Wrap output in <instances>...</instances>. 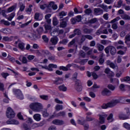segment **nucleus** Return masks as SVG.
<instances>
[{
  "mask_svg": "<svg viewBox=\"0 0 130 130\" xmlns=\"http://www.w3.org/2000/svg\"><path fill=\"white\" fill-rule=\"evenodd\" d=\"M120 102V100H112L107 104H103L101 106V108L103 109H107V108H112L114 107V106L117 105L118 103Z\"/></svg>",
  "mask_w": 130,
  "mask_h": 130,
  "instance_id": "nucleus-1",
  "label": "nucleus"
},
{
  "mask_svg": "<svg viewBox=\"0 0 130 130\" xmlns=\"http://www.w3.org/2000/svg\"><path fill=\"white\" fill-rule=\"evenodd\" d=\"M29 108L35 112H40L43 109V106L40 103H32L29 105Z\"/></svg>",
  "mask_w": 130,
  "mask_h": 130,
  "instance_id": "nucleus-2",
  "label": "nucleus"
},
{
  "mask_svg": "<svg viewBox=\"0 0 130 130\" xmlns=\"http://www.w3.org/2000/svg\"><path fill=\"white\" fill-rule=\"evenodd\" d=\"M64 16H66V12L64 11H62L59 13V18L61 19L60 23L61 28H64L66 27V18L62 19Z\"/></svg>",
  "mask_w": 130,
  "mask_h": 130,
  "instance_id": "nucleus-3",
  "label": "nucleus"
},
{
  "mask_svg": "<svg viewBox=\"0 0 130 130\" xmlns=\"http://www.w3.org/2000/svg\"><path fill=\"white\" fill-rule=\"evenodd\" d=\"M13 92L16 96L17 98L18 99H19V100H23L24 99V95H23V93H22V91L20 89H13Z\"/></svg>",
  "mask_w": 130,
  "mask_h": 130,
  "instance_id": "nucleus-4",
  "label": "nucleus"
},
{
  "mask_svg": "<svg viewBox=\"0 0 130 130\" xmlns=\"http://www.w3.org/2000/svg\"><path fill=\"white\" fill-rule=\"evenodd\" d=\"M105 51L107 54L109 53V51H110L112 55H114V54L116 53V49H115L114 47L110 46L106 47L105 49Z\"/></svg>",
  "mask_w": 130,
  "mask_h": 130,
  "instance_id": "nucleus-5",
  "label": "nucleus"
},
{
  "mask_svg": "<svg viewBox=\"0 0 130 130\" xmlns=\"http://www.w3.org/2000/svg\"><path fill=\"white\" fill-rule=\"evenodd\" d=\"M6 115L8 118H14V117L16 116V113H15V112H14L13 109H11L10 107H9L7 109Z\"/></svg>",
  "mask_w": 130,
  "mask_h": 130,
  "instance_id": "nucleus-6",
  "label": "nucleus"
},
{
  "mask_svg": "<svg viewBox=\"0 0 130 130\" xmlns=\"http://www.w3.org/2000/svg\"><path fill=\"white\" fill-rule=\"evenodd\" d=\"M74 88L77 92H81V91L83 90V87L82 86V83H81V80H77L75 81Z\"/></svg>",
  "mask_w": 130,
  "mask_h": 130,
  "instance_id": "nucleus-7",
  "label": "nucleus"
},
{
  "mask_svg": "<svg viewBox=\"0 0 130 130\" xmlns=\"http://www.w3.org/2000/svg\"><path fill=\"white\" fill-rule=\"evenodd\" d=\"M41 67L42 69H44L45 70H47L49 72H52L53 71V69H56L57 68V65L54 64H49L48 66H41Z\"/></svg>",
  "mask_w": 130,
  "mask_h": 130,
  "instance_id": "nucleus-8",
  "label": "nucleus"
},
{
  "mask_svg": "<svg viewBox=\"0 0 130 130\" xmlns=\"http://www.w3.org/2000/svg\"><path fill=\"white\" fill-rule=\"evenodd\" d=\"M14 44L15 46L18 45V48L21 50H25V44L21 40L18 39L17 41H16Z\"/></svg>",
  "mask_w": 130,
  "mask_h": 130,
  "instance_id": "nucleus-9",
  "label": "nucleus"
},
{
  "mask_svg": "<svg viewBox=\"0 0 130 130\" xmlns=\"http://www.w3.org/2000/svg\"><path fill=\"white\" fill-rule=\"evenodd\" d=\"M101 34H108V31L107 29H104L102 27H101L96 32V35H100Z\"/></svg>",
  "mask_w": 130,
  "mask_h": 130,
  "instance_id": "nucleus-10",
  "label": "nucleus"
},
{
  "mask_svg": "<svg viewBox=\"0 0 130 130\" xmlns=\"http://www.w3.org/2000/svg\"><path fill=\"white\" fill-rule=\"evenodd\" d=\"M34 19L36 21H41L43 19V14L37 12L34 16Z\"/></svg>",
  "mask_w": 130,
  "mask_h": 130,
  "instance_id": "nucleus-11",
  "label": "nucleus"
},
{
  "mask_svg": "<svg viewBox=\"0 0 130 130\" xmlns=\"http://www.w3.org/2000/svg\"><path fill=\"white\" fill-rule=\"evenodd\" d=\"M57 5L55 4L54 2H50L49 4L48 5V9H49V10H51V9H52V10L55 11V10H57Z\"/></svg>",
  "mask_w": 130,
  "mask_h": 130,
  "instance_id": "nucleus-12",
  "label": "nucleus"
},
{
  "mask_svg": "<svg viewBox=\"0 0 130 130\" xmlns=\"http://www.w3.org/2000/svg\"><path fill=\"white\" fill-rule=\"evenodd\" d=\"M106 63L108 66H109L112 69H113V70H116V71L118 70V67L114 64V63L111 62L110 60H107Z\"/></svg>",
  "mask_w": 130,
  "mask_h": 130,
  "instance_id": "nucleus-13",
  "label": "nucleus"
},
{
  "mask_svg": "<svg viewBox=\"0 0 130 130\" xmlns=\"http://www.w3.org/2000/svg\"><path fill=\"white\" fill-rule=\"evenodd\" d=\"M100 123H101V124H103L104 122H105V118L107 117V114L105 113H103L101 115H100Z\"/></svg>",
  "mask_w": 130,
  "mask_h": 130,
  "instance_id": "nucleus-14",
  "label": "nucleus"
},
{
  "mask_svg": "<svg viewBox=\"0 0 130 130\" xmlns=\"http://www.w3.org/2000/svg\"><path fill=\"white\" fill-rule=\"evenodd\" d=\"M93 13L95 16H100L103 14V10L101 8H95L93 10Z\"/></svg>",
  "mask_w": 130,
  "mask_h": 130,
  "instance_id": "nucleus-15",
  "label": "nucleus"
},
{
  "mask_svg": "<svg viewBox=\"0 0 130 130\" xmlns=\"http://www.w3.org/2000/svg\"><path fill=\"white\" fill-rule=\"evenodd\" d=\"M102 94L103 96H110L111 95V91L107 88H105L102 92Z\"/></svg>",
  "mask_w": 130,
  "mask_h": 130,
  "instance_id": "nucleus-16",
  "label": "nucleus"
},
{
  "mask_svg": "<svg viewBox=\"0 0 130 130\" xmlns=\"http://www.w3.org/2000/svg\"><path fill=\"white\" fill-rule=\"evenodd\" d=\"M74 34L69 36L70 38H73L76 36V35H81V30L79 28H76L74 31Z\"/></svg>",
  "mask_w": 130,
  "mask_h": 130,
  "instance_id": "nucleus-17",
  "label": "nucleus"
},
{
  "mask_svg": "<svg viewBox=\"0 0 130 130\" xmlns=\"http://www.w3.org/2000/svg\"><path fill=\"white\" fill-rule=\"evenodd\" d=\"M52 124L56 125H61L63 124V121L59 119H55L52 121Z\"/></svg>",
  "mask_w": 130,
  "mask_h": 130,
  "instance_id": "nucleus-18",
  "label": "nucleus"
},
{
  "mask_svg": "<svg viewBox=\"0 0 130 130\" xmlns=\"http://www.w3.org/2000/svg\"><path fill=\"white\" fill-rule=\"evenodd\" d=\"M50 42H51L52 45H56L58 42V38L56 36L51 38L50 39Z\"/></svg>",
  "mask_w": 130,
  "mask_h": 130,
  "instance_id": "nucleus-19",
  "label": "nucleus"
},
{
  "mask_svg": "<svg viewBox=\"0 0 130 130\" xmlns=\"http://www.w3.org/2000/svg\"><path fill=\"white\" fill-rule=\"evenodd\" d=\"M43 52L44 53H45V54L49 55L48 59H49V60H52L53 59H54V56L51 55V53L49 52V51H48V50H44Z\"/></svg>",
  "mask_w": 130,
  "mask_h": 130,
  "instance_id": "nucleus-20",
  "label": "nucleus"
},
{
  "mask_svg": "<svg viewBox=\"0 0 130 130\" xmlns=\"http://www.w3.org/2000/svg\"><path fill=\"white\" fill-rule=\"evenodd\" d=\"M98 22V20L96 18H92L90 20H88V21L85 22L86 25H89V24H95Z\"/></svg>",
  "mask_w": 130,
  "mask_h": 130,
  "instance_id": "nucleus-21",
  "label": "nucleus"
},
{
  "mask_svg": "<svg viewBox=\"0 0 130 130\" xmlns=\"http://www.w3.org/2000/svg\"><path fill=\"white\" fill-rule=\"evenodd\" d=\"M125 43L127 45L128 47H130V35H127L125 37Z\"/></svg>",
  "mask_w": 130,
  "mask_h": 130,
  "instance_id": "nucleus-22",
  "label": "nucleus"
},
{
  "mask_svg": "<svg viewBox=\"0 0 130 130\" xmlns=\"http://www.w3.org/2000/svg\"><path fill=\"white\" fill-rule=\"evenodd\" d=\"M105 73L110 77H113L114 76V73L112 71H111L109 68H106L105 70Z\"/></svg>",
  "mask_w": 130,
  "mask_h": 130,
  "instance_id": "nucleus-23",
  "label": "nucleus"
},
{
  "mask_svg": "<svg viewBox=\"0 0 130 130\" xmlns=\"http://www.w3.org/2000/svg\"><path fill=\"white\" fill-rule=\"evenodd\" d=\"M51 17V14H46L45 16V19L48 24H50V23H51V19H50Z\"/></svg>",
  "mask_w": 130,
  "mask_h": 130,
  "instance_id": "nucleus-24",
  "label": "nucleus"
},
{
  "mask_svg": "<svg viewBox=\"0 0 130 130\" xmlns=\"http://www.w3.org/2000/svg\"><path fill=\"white\" fill-rule=\"evenodd\" d=\"M78 55H79V57H81L82 58H86V55H87L86 53L85 52H84V51H83L82 50L79 51Z\"/></svg>",
  "mask_w": 130,
  "mask_h": 130,
  "instance_id": "nucleus-25",
  "label": "nucleus"
},
{
  "mask_svg": "<svg viewBox=\"0 0 130 130\" xmlns=\"http://www.w3.org/2000/svg\"><path fill=\"white\" fill-rule=\"evenodd\" d=\"M34 119L36 121H40L41 120V115L39 114H35L34 116Z\"/></svg>",
  "mask_w": 130,
  "mask_h": 130,
  "instance_id": "nucleus-26",
  "label": "nucleus"
},
{
  "mask_svg": "<svg viewBox=\"0 0 130 130\" xmlns=\"http://www.w3.org/2000/svg\"><path fill=\"white\" fill-rule=\"evenodd\" d=\"M110 81L111 83H112L113 84H114L115 85H118L119 83V80H118V79L117 78H111L110 79Z\"/></svg>",
  "mask_w": 130,
  "mask_h": 130,
  "instance_id": "nucleus-27",
  "label": "nucleus"
},
{
  "mask_svg": "<svg viewBox=\"0 0 130 130\" xmlns=\"http://www.w3.org/2000/svg\"><path fill=\"white\" fill-rule=\"evenodd\" d=\"M62 83V79L60 78H57L54 81V84L55 85H60Z\"/></svg>",
  "mask_w": 130,
  "mask_h": 130,
  "instance_id": "nucleus-28",
  "label": "nucleus"
},
{
  "mask_svg": "<svg viewBox=\"0 0 130 130\" xmlns=\"http://www.w3.org/2000/svg\"><path fill=\"white\" fill-rule=\"evenodd\" d=\"M19 60L20 61H22L23 63H27L28 60H27V58L26 57H24L23 55H21L19 56Z\"/></svg>",
  "mask_w": 130,
  "mask_h": 130,
  "instance_id": "nucleus-29",
  "label": "nucleus"
},
{
  "mask_svg": "<svg viewBox=\"0 0 130 130\" xmlns=\"http://www.w3.org/2000/svg\"><path fill=\"white\" fill-rule=\"evenodd\" d=\"M16 9H17V5H13L10 7H9L6 12L7 13H11V12H13V11H14V10H16Z\"/></svg>",
  "mask_w": 130,
  "mask_h": 130,
  "instance_id": "nucleus-30",
  "label": "nucleus"
},
{
  "mask_svg": "<svg viewBox=\"0 0 130 130\" xmlns=\"http://www.w3.org/2000/svg\"><path fill=\"white\" fill-rule=\"evenodd\" d=\"M27 37H28V38H32L34 40H36V39H37V36H36V35L31 32H29L27 35Z\"/></svg>",
  "mask_w": 130,
  "mask_h": 130,
  "instance_id": "nucleus-31",
  "label": "nucleus"
},
{
  "mask_svg": "<svg viewBox=\"0 0 130 130\" xmlns=\"http://www.w3.org/2000/svg\"><path fill=\"white\" fill-rule=\"evenodd\" d=\"M119 118L120 119H123V120H125V119H128V116L123 114V113H120L119 115Z\"/></svg>",
  "mask_w": 130,
  "mask_h": 130,
  "instance_id": "nucleus-32",
  "label": "nucleus"
},
{
  "mask_svg": "<svg viewBox=\"0 0 130 130\" xmlns=\"http://www.w3.org/2000/svg\"><path fill=\"white\" fill-rule=\"evenodd\" d=\"M85 122L86 121L84 118H81L77 120V123H78V124H81V125H83Z\"/></svg>",
  "mask_w": 130,
  "mask_h": 130,
  "instance_id": "nucleus-33",
  "label": "nucleus"
},
{
  "mask_svg": "<svg viewBox=\"0 0 130 130\" xmlns=\"http://www.w3.org/2000/svg\"><path fill=\"white\" fill-rule=\"evenodd\" d=\"M4 96L6 98L3 100L4 102H5V103H9V100H10V99H9V96H8V93H7V92H5L4 93Z\"/></svg>",
  "mask_w": 130,
  "mask_h": 130,
  "instance_id": "nucleus-34",
  "label": "nucleus"
},
{
  "mask_svg": "<svg viewBox=\"0 0 130 130\" xmlns=\"http://www.w3.org/2000/svg\"><path fill=\"white\" fill-rule=\"evenodd\" d=\"M23 127L24 130H31V126L29 124L24 123Z\"/></svg>",
  "mask_w": 130,
  "mask_h": 130,
  "instance_id": "nucleus-35",
  "label": "nucleus"
},
{
  "mask_svg": "<svg viewBox=\"0 0 130 130\" xmlns=\"http://www.w3.org/2000/svg\"><path fill=\"white\" fill-rule=\"evenodd\" d=\"M63 107L61 105H57L55 107V109L57 111H59V110H62Z\"/></svg>",
  "mask_w": 130,
  "mask_h": 130,
  "instance_id": "nucleus-36",
  "label": "nucleus"
},
{
  "mask_svg": "<svg viewBox=\"0 0 130 130\" xmlns=\"http://www.w3.org/2000/svg\"><path fill=\"white\" fill-rule=\"evenodd\" d=\"M15 16H16V13L13 12L11 14H10L9 17H7V18L8 20V21H12V20H13Z\"/></svg>",
  "mask_w": 130,
  "mask_h": 130,
  "instance_id": "nucleus-37",
  "label": "nucleus"
},
{
  "mask_svg": "<svg viewBox=\"0 0 130 130\" xmlns=\"http://www.w3.org/2000/svg\"><path fill=\"white\" fill-rule=\"evenodd\" d=\"M51 36L55 37L56 35H57V28H54L52 31H50Z\"/></svg>",
  "mask_w": 130,
  "mask_h": 130,
  "instance_id": "nucleus-38",
  "label": "nucleus"
},
{
  "mask_svg": "<svg viewBox=\"0 0 130 130\" xmlns=\"http://www.w3.org/2000/svg\"><path fill=\"white\" fill-rule=\"evenodd\" d=\"M93 30L90 29L88 28H84L83 29V32L85 33V34H90V33H92Z\"/></svg>",
  "mask_w": 130,
  "mask_h": 130,
  "instance_id": "nucleus-39",
  "label": "nucleus"
},
{
  "mask_svg": "<svg viewBox=\"0 0 130 130\" xmlns=\"http://www.w3.org/2000/svg\"><path fill=\"white\" fill-rule=\"evenodd\" d=\"M113 114L111 113L107 118V120H108V122H112L113 121Z\"/></svg>",
  "mask_w": 130,
  "mask_h": 130,
  "instance_id": "nucleus-40",
  "label": "nucleus"
},
{
  "mask_svg": "<svg viewBox=\"0 0 130 130\" xmlns=\"http://www.w3.org/2000/svg\"><path fill=\"white\" fill-rule=\"evenodd\" d=\"M123 127L127 130H130V124L127 122H125L123 124Z\"/></svg>",
  "mask_w": 130,
  "mask_h": 130,
  "instance_id": "nucleus-41",
  "label": "nucleus"
},
{
  "mask_svg": "<svg viewBox=\"0 0 130 130\" xmlns=\"http://www.w3.org/2000/svg\"><path fill=\"white\" fill-rule=\"evenodd\" d=\"M121 17L123 20H130V16L127 14H123Z\"/></svg>",
  "mask_w": 130,
  "mask_h": 130,
  "instance_id": "nucleus-42",
  "label": "nucleus"
},
{
  "mask_svg": "<svg viewBox=\"0 0 130 130\" xmlns=\"http://www.w3.org/2000/svg\"><path fill=\"white\" fill-rule=\"evenodd\" d=\"M86 103H85V102H82L81 103H80V106H81V107H82V108H83V109H85V110H86V111H88V109L87 108H86Z\"/></svg>",
  "mask_w": 130,
  "mask_h": 130,
  "instance_id": "nucleus-43",
  "label": "nucleus"
},
{
  "mask_svg": "<svg viewBox=\"0 0 130 130\" xmlns=\"http://www.w3.org/2000/svg\"><path fill=\"white\" fill-rule=\"evenodd\" d=\"M1 23L2 24H4V25H6V26H10V22L8 21H6L4 19H2L1 21Z\"/></svg>",
  "mask_w": 130,
  "mask_h": 130,
  "instance_id": "nucleus-44",
  "label": "nucleus"
},
{
  "mask_svg": "<svg viewBox=\"0 0 130 130\" xmlns=\"http://www.w3.org/2000/svg\"><path fill=\"white\" fill-rule=\"evenodd\" d=\"M53 25L54 26H56V25H57V24H58V20H57V18H56V17H54L53 18Z\"/></svg>",
  "mask_w": 130,
  "mask_h": 130,
  "instance_id": "nucleus-45",
  "label": "nucleus"
},
{
  "mask_svg": "<svg viewBox=\"0 0 130 130\" xmlns=\"http://www.w3.org/2000/svg\"><path fill=\"white\" fill-rule=\"evenodd\" d=\"M80 64L82 66H84L85 64L87 63L88 62V59H83L81 60V61L79 62Z\"/></svg>",
  "mask_w": 130,
  "mask_h": 130,
  "instance_id": "nucleus-46",
  "label": "nucleus"
},
{
  "mask_svg": "<svg viewBox=\"0 0 130 130\" xmlns=\"http://www.w3.org/2000/svg\"><path fill=\"white\" fill-rule=\"evenodd\" d=\"M66 114V112L64 111H61L59 113H58L56 115V116L57 117H58L59 116H64V115Z\"/></svg>",
  "mask_w": 130,
  "mask_h": 130,
  "instance_id": "nucleus-47",
  "label": "nucleus"
},
{
  "mask_svg": "<svg viewBox=\"0 0 130 130\" xmlns=\"http://www.w3.org/2000/svg\"><path fill=\"white\" fill-rule=\"evenodd\" d=\"M59 90L60 91H62L63 92L66 91V86L64 85H60L58 87Z\"/></svg>",
  "mask_w": 130,
  "mask_h": 130,
  "instance_id": "nucleus-48",
  "label": "nucleus"
},
{
  "mask_svg": "<svg viewBox=\"0 0 130 130\" xmlns=\"http://www.w3.org/2000/svg\"><path fill=\"white\" fill-rule=\"evenodd\" d=\"M46 8L48 9V5L45 4L40 5V9H41V10H45Z\"/></svg>",
  "mask_w": 130,
  "mask_h": 130,
  "instance_id": "nucleus-49",
  "label": "nucleus"
},
{
  "mask_svg": "<svg viewBox=\"0 0 130 130\" xmlns=\"http://www.w3.org/2000/svg\"><path fill=\"white\" fill-rule=\"evenodd\" d=\"M74 16V12L73 11H70L68 14V16L66 17V20H69L70 17Z\"/></svg>",
  "mask_w": 130,
  "mask_h": 130,
  "instance_id": "nucleus-50",
  "label": "nucleus"
},
{
  "mask_svg": "<svg viewBox=\"0 0 130 130\" xmlns=\"http://www.w3.org/2000/svg\"><path fill=\"white\" fill-rule=\"evenodd\" d=\"M19 11L20 12H23V11H24V10H25V5L23 4H20V6H19Z\"/></svg>",
  "mask_w": 130,
  "mask_h": 130,
  "instance_id": "nucleus-51",
  "label": "nucleus"
},
{
  "mask_svg": "<svg viewBox=\"0 0 130 130\" xmlns=\"http://www.w3.org/2000/svg\"><path fill=\"white\" fill-rule=\"evenodd\" d=\"M122 82H129V83L130 84V77L128 76H126V77H124L122 79Z\"/></svg>",
  "mask_w": 130,
  "mask_h": 130,
  "instance_id": "nucleus-52",
  "label": "nucleus"
},
{
  "mask_svg": "<svg viewBox=\"0 0 130 130\" xmlns=\"http://www.w3.org/2000/svg\"><path fill=\"white\" fill-rule=\"evenodd\" d=\"M40 98L43 99V100H48V95H40Z\"/></svg>",
  "mask_w": 130,
  "mask_h": 130,
  "instance_id": "nucleus-53",
  "label": "nucleus"
},
{
  "mask_svg": "<svg viewBox=\"0 0 130 130\" xmlns=\"http://www.w3.org/2000/svg\"><path fill=\"white\" fill-rule=\"evenodd\" d=\"M108 88L112 91H114V90L115 89V86L112 85V84H109L108 85Z\"/></svg>",
  "mask_w": 130,
  "mask_h": 130,
  "instance_id": "nucleus-54",
  "label": "nucleus"
},
{
  "mask_svg": "<svg viewBox=\"0 0 130 130\" xmlns=\"http://www.w3.org/2000/svg\"><path fill=\"white\" fill-rule=\"evenodd\" d=\"M0 15H2L5 18H7V14H6V10H1L0 11Z\"/></svg>",
  "mask_w": 130,
  "mask_h": 130,
  "instance_id": "nucleus-55",
  "label": "nucleus"
},
{
  "mask_svg": "<svg viewBox=\"0 0 130 130\" xmlns=\"http://www.w3.org/2000/svg\"><path fill=\"white\" fill-rule=\"evenodd\" d=\"M98 48L100 51H102V50H103V49H104V46H103L101 44H98Z\"/></svg>",
  "mask_w": 130,
  "mask_h": 130,
  "instance_id": "nucleus-56",
  "label": "nucleus"
},
{
  "mask_svg": "<svg viewBox=\"0 0 130 130\" xmlns=\"http://www.w3.org/2000/svg\"><path fill=\"white\" fill-rule=\"evenodd\" d=\"M85 13V14H86V15H88L89 16V15L92 14V10H91V9L88 8L87 9H86Z\"/></svg>",
  "mask_w": 130,
  "mask_h": 130,
  "instance_id": "nucleus-57",
  "label": "nucleus"
},
{
  "mask_svg": "<svg viewBox=\"0 0 130 130\" xmlns=\"http://www.w3.org/2000/svg\"><path fill=\"white\" fill-rule=\"evenodd\" d=\"M120 20V17L118 16L111 20V23H115V22H117V21H119Z\"/></svg>",
  "mask_w": 130,
  "mask_h": 130,
  "instance_id": "nucleus-58",
  "label": "nucleus"
},
{
  "mask_svg": "<svg viewBox=\"0 0 130 130\" xmlns=\"http://www.w3.org/2000/svg\"><path fill=\"white\" fill-rule=\"evenodd\" d=\"M100 7L103 9L105 11H107L108 10V7L107 5H105L104 4H102L100 5Z\"/></svg>",
  "mask_w": 130,
  "mask_h": 130,
  "instance_id": "nucleus-59",
  "label": "nucleus"
},
{
  "mask_svg": "<svg viewBox=\"0 0 130 130\" xmlns=\"http://www.w3.org/2000/svg\"><path fill=\"white\" fill-rule=\"evenodd\" d=\"M76 43V40L73 39L71 42L69 43L68 44L69 47H72V45H74L75 43Z\"/></svg>",
  "mask_w": 130,
  "mask_h": 130,
  "instance_id": "nucleus-60",
  "label": "nucleus"
},
{
  "mask_svg": "<svg viewBox=\"0 0 130 130\" xmlns=\"http://www.w3.org/2000/svg\"><path fill=\"white\" fill-rule=\"evenodd\" d=\"M42 39L44 40V42H46V43H47L48 42V38L46 35H44L42 36Z\"/></svg>",
  "mask_w": 130,
  "mask_h": 130,
  "instance_id": "nucleus-61",
  "label": "nucleus"
},
{
  "mask_svg": "<svg viewBox=\"0 0 130 130\" xmlns=\"http://www.w3.org/2000/svg\"><path fill=\"white\" fill-rule=\"evenodd\" d=\"M40 125L39 123H35L31 125V128H36V127H38Z\"/></svg>",
  "mask_w": 130,
  "mask_h": 130,
  "instance_id": "nucleus-62",
  "label": "nucleus"
},
{
  "mask_svg": "<svg viewBox=\"0 0 130 130\" xmlns=\"http://www.w3.org/2000/svg\"><path fill=\"white\" fill-rule=\"evenodd\" d=\"M84 130H88L89 129V123H84V124L83 125Z\"/></svg>",
  "mask_w": 130,
  "mask_h": 130,
  "instance_id": "nucleus-63",
  "label": "nucleus"
},
{
  "mask_svg": "<svg viewBox=\"0 0 130 130\" xmlns=\"http://www.w3.org/2000/svg\"><path fill=\"white\" fill-rule=\"evenodd\" d=\"M38 32L39 34H42L43 32V27H40L39 28H38Z\"/></svg>",
  "mask_w": 130,
  "mask_h": 130,
  "instance_id": "nucleus-64",
  "label": "nucleus"
}]
</instances>
